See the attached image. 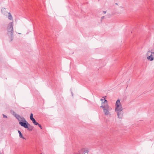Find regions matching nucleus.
<instances>
[{"label":"nucleus","mask_w":154,"mask_h":154,"mask_svg":"<svg viewBox=\"0 0 154 154\" xmlns=\"http://www.w3.org/2000/svg\"><path fill=\"white\" fill-rule=\"evenodd\" d=\"M120 100H118L115 104V111L116 112L119 118L122 119L123 116V112Z\"/></svg>","instance_id":"1"},{"label":"nucleus","mask_w":154,"mask_h":154,"mask_svg":"<svg viewBox=\"0 0 154 154\" xmlns=\"http://www.w3.org/2000/svg\"><path fill=\"white\" fill-rule=\"evenodd\" d=\"M13 22L10 23L8 26L7 35L9 36L10 39V41H12L13 39Z\"/></svg>","instance_id":"2"},{"label":"nucleus","mask_w":154,"mask_h":154,"mask_svg":"<svg viewBox=\"0 0 154 154\" xmlns=\"http://www.w3.org/2000/svg\"><path fill=\"white\" fill-rule=\"evenodd\" d=\"M147 59L152 61L154 59V49L149 51L146 54Z\"/></svg>","instance_id":"3"},{"label":"nucleus","mask_w":154,"mask_h":154,"mask_svg":"<svg viewBox=\"0 0 154 154\" xmlns=\"http://www.w3.org/2000/svg\"><path fill=\"white\" fill-rule=\"evenodd\" d=\"M100 107L103 108L105 115L107 116L110 114L109 111L110 110L108 105H103V103H102Z\"/></svg>","instance_id":"4"},{"label":"nucleus","mask_w":154,"mask_h":154,"mask_svg":"<svg viewBox=\"0 0 154 154\" xmlns=\"http://www.w3.org/2000/svg\"><path fill=\"white\" fill-rule=\"evenodd\" d=\"M22 121L23 122H20L19 124L22 127H23L25 128H28V125H29V124L28 122L26 121L25 119L24 118H22Z\"/></svg>","instance_id":"5"},{"label":"nucleus","mask_w":154,"mask_h":154,"mask_svg":"<svg viewBox=\"0 0 154 154\" xmlns=\"http://www.w3.org/2000/svg\"><path fill=\"white\" fill-rule=\"evenodd\" d=\"M13 115L19 121H22V118H23V117H21L20 116L17 114L15 112H13Z\"/></svg>","instance_id":"6"},{"label":"nucleus","mask_w":154,"mask_h":154,"mask_svg":"<svg viewBox=\"0 0 154 154\" xmlns=\"http://www.w3.org/2000/svg\"><path fill=\"white\" fill-rule=\"evenodd\" d=\"M2 13L4 15H6L8 13L7 11H6L5 8H2L1 9Z\"/></svg>","instance_id":"7"},{"label":"nucleus","mask_w":154,"mask_h":154,"mask_svg":"<svg viewBox=\"0 0 154 154\" xmlns=\"http://www.w3.org/2000/svg\"><path fill=\"white\" fill-rule=\"evenodd\" d=\"M18 132L19 134V137L20 138H22L23 139H26L23 136L21 133L20 131L18 130Z\"/></svg>","instance_id":"8"},{"label":"nucleus","mask_w":154,"mask_h":154,"mask_svg":"<svg viewBox=\"0 0 154 154\" xmlns=\"http://www.w3.org/2000/svg\"><path fill=\"white\" fill-rule=\"evenodd\" d=\"M27 128V130L29 131H31L33 129V127L29 124L28 125V128Z\"/></svg>","instance_id":"9"},{"label":"nucleus","mask_w":154,"mask_h":154,"mask_svg":"<svg viewBox=\"0 0 154 154\" xmlns=\"http://www.w3.org/2000/svg\"><path fill=\"white\" fill-rule=\"evenodd\" d=\"M8 19L10 20H13V17L12 16V15L10 13H8Z\"/></svg>","instance_id":"10"},{"label":"nucleus","mask_w":154,"mask_h":154,"mask_svg":"<svg viewBox=\"0 0 154 154\" xmlns=\"http://www.w3.org/2000/svg\"><path fill=\"white\" fill-rule=\"evenodd\" d=\"M75 154H84V150L82 149Z\"/></svg>","instance_id":"11"},{"label":"nucleus","mask_w":154,"mask_h":154,"mask_svg":"<svg viewBox=\"0 0 154 154\" xmlns=\"http://www.w3.org/2000/svg\"><path fill=\"white\" fill-rule=\"evenodd\" d=\"M32 122L35 125H38V123L37 122L35 119L32 120Z\"/></svg>","instance_id":"12"},{"label":"nucleus","mask_w":154,"mask_h":154,"mask_svg":"<svg viewBox=\"0 0 154 154\" xmlns=\"http://www.w3.org/2000/svg\"><path fill=\"white\" fill-rule=\"evenodd\" d=\"M102 103H103V105H108L107 103V101L105 99V100L104 102H103L102 104Z\"/></svg>","instance_id":"13"},{"label":"nucleus","mask_w":154,"mask_h":154,"mask_svg":"<svg viewBox=\"0 0 154 154\" xmlns=\"http://www.w3.org/2000/svg\"><path fill=\"white\" fill-rule=\"evenodd\" d=\"M33 114L32 113H31L30 114V120H33V119H34L33 118Z\"/></svg>","instance_id":"14"},{"label":"nucleus","mask_w":154,"mask_h":154,"mask_svg":"<svg viewBox=\"0 0 154 154\" xmlns=\"http://www.w3.org/2000/svg\"><path fill=\"white\" fill-rule=\"evenodd\" d=\"M38 126L41 129H42V126L40 124H38Z\"/></svg>","instance_id":"15"},{"label":"nucleus","mask_w":154,"mask_h":154,"mask_svg":"<svg viewBox=\"0 0 154 154\" xmlns=\"http://www.w3.org/2000/svg\"><path fill=\"white\" fill-rule=\"evenodd\" d=\"M3 117L4 118H7V116L4 115V114H3Z\"/></svg>","instance_id":"16"},{"label":"nucleus","mask_w":154,"mask_h":154,"mask_svg":"<svg viewBox=\"0 0 154 154\" xmlns=\"http://www.w3.org/2000/svg\"><path fill=\"white\" fill-rule=\"evenodd\" d=\"M104 17V16H103L101 18V20H102Z\"/></svg>","instance_id":"17"},{"label":"nucleus","mask_w":154,"mask_h":154,"mask_svg":"<svg viewBox=\"0 0 154 154\" xmlns=\"http://www.w3.org/2000/svg\"><path fill=\"white\" fill-rule=\"evenodd\" d=\"M103 12L104 14H106V11H103Z\"/></svg>","instance_id":"18"},{"label":"nucleus","mask_w":154,"mask_h":154,"mask_svg":"<svg viewBox=\"0 0 154 154\" xmlns=\"http://www.w3.org/2000/svg\"><path fill=\"white\" fill-rule=\"evenodd\" d=\"M100 100H101V101H103V99H101Z\"/></svg>","instance_id":"19"},{"label":"nucleus","mask_w":154,"mask_h":154,"mask_svg":"<svg viewBox=\"0 0 154 154\" xmlns=\"http://www.w3.org/2000/svg\"><path fill=\"white\" fill-rule=\"evenodd\" d=\"M116 5H117V3H116Z\"/></svg>","instance_id":"20"},{"label":"nucleus","mask_w":154,"mask_h":154,"mask_svg":"<svg viewBox=\"0 0 154 154\" xmlns=\"http://www.w3.org/2000/svg\"><path fill=\"white\" fill-rule=\"evenodd\" d=\"M0 154H2L1 153H0Z\"/></svg>","instance_id":"21"}]
</instances>
